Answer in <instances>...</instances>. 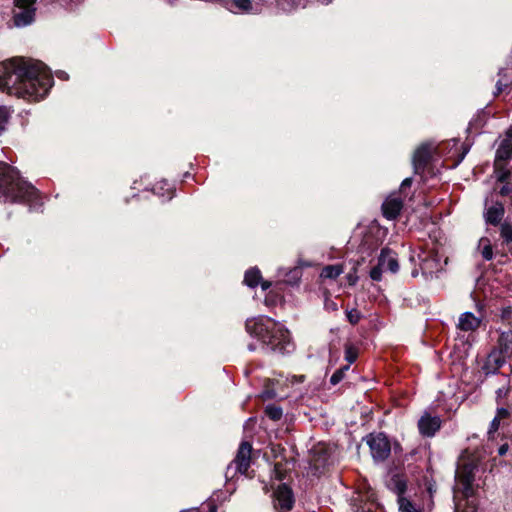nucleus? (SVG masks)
Wrapping results in <instances>:
<instances>
[{
	"instance_id": "33",
	"label": "nucleus",
	"mask_w": 512,
	"mask_h": 512,
	"mask_svg": "<svg viewBox=\"0 0 512 512\" xmlns=\"http://www.w3.org/2000/svg\"><path fill=\"white\" fill-rule=\"evenodd\" d=\"M345 359L349 365L357 359V351L352 346H346Z\"/></svg>"
},
{
	"instance_id": "2",
	"label": "nucleus",
	"mask_w": 512,
	"mask_h": 512,
	"mask_svg": "<svg viewBox=\"0 0 512 512\" xmlns=\"http://www.w3.org/2000/svg\"><path fill=\"white\" fill-rule=\"evenodd\" d=\"M486 467L477 455L464 452L458 459L455 472V498L464 499L455 505V512H480L477 501L473 498L475 490L485 484L483 475Z\"/></svg>"
},
{
	"instance_id": "43",
	"label": "nucleus",
	"mask_w": 512,
	"mask_h": 512,
	"mask_svg": "<svg viewBox=\"0 0 512 512\" xmlns=\"http://www.w3.org/2000/svg\"><path fill=\"white\" fill-rule=\"evenodd\" d=\"M57 77L60 78V79H63V80H66L68 79V75L66 72L64 71H59L57 72Z\"/></svg>"
},
{
	"instance_id": "30",
	"label": "nucleus",
	"mask_w": 512,
	"mask_h": 512,
	"mask_svg": "<svg viewBox=\"0 0 512 512\" xmlns=\"http://www.w3.org/2000/svg\"><path fill=\"white\" fill-rule=\"evenodd\" d=\"M500 234L506 242H512V225L507 222L501 224Z\"/></svg>"
},
{
	"instance_id": "45",
	"label": "nucleus",
	"mask_w": 512,
	"mask_h": 512,
	"mask_svg": "<svg viewBox=\"0 0 512 512\" xmlns=\"http://www.w3.org/2000/svg\"><path fill=\"white\" fill-rule=\"evenodd\" d=\"M347 278H348L350 285H354L356 283L357 278L355 276L348 275Z\"/></svg>"
},
{
	"instance_id": "9",
	"label": "nucleus",
	"mask_w": 512,
	"mask_h": 512,
	"mask_svg": "<svg viewBox=\"0 0 512 512\" xmlns=\"http://www.w3.org/2000/svg\"><path fill=\"white\" fill-rule=\"evenodd\" d=\"M294 495L290 487L281 484L273 494V506L276 512H289L294 506Z\"/></svg>"
},
{
	"instance_id": "8",
	"label": "nucleus",
	"mask_w": 512,
	"mask_h": 512,
	"mask_svg": "<svg viewBox=\"0 0 512 512\" xmlns=\"http://www.w3.org/2000/svg\"><path fill=\"white\" fill-rule=\"evenodd\" d=\"M367 444L375 461H383L390 455V442L382 433L370 434L367 437Z\"/></svg>"
},
{
	"instance_id": "50",
	"label": "nucleus",
	"mask_w": 512,
	"mask_h": 512,
	"mask_svg": "<svg viewBox=\"0 0 512 512\" xmlns=\"http://www.w3.org/2000/svg\"><path fill=\"white\" fill-rule=\"evenodd\" d=\"M418 275V272L417 271H413L412 272V276L416 277Z\"/></svg>"
},
{
	"instance_id": "22",
	"label": "nucleus",
	"mask_w": 512,
	"mask_h": 512,
	"mask_svg": "<svg viewBox=\"0 0 512 512\" xmlns=\"http://www.w3.org/2000/svg\"><path fill=\"white\" fill-rule=\"evenodd\" d=\"M342 273H343L342 265H340V264L327 265L322 269L320 276L325 279H335Z\"/></svg>"
},
{
	"instance_id": "19",
	"label": "nucleus",
	"mask_w": 512,
	"mask_h": 512,
	"mask_svg": "<svg viewBox=\"0 0 512 512\" xmlns=\"http://www.w3.org/2000/svg\"><path fill=\"white\" fill-rule=\"evenodd\" d=\"M498 351H501L502 354L509 357L512 355V331H503L501 332L498 339Z\"/></svg>"
},
{
	"instance_id": "15",
	"label": "nucleus",
	"mask_w": 512,
	"mask_h": 512,
	"mask_svg": "<svg viewBox=\"0 0 512 512\" xmlns=\"http://www.w3.org/2000/svg\"><path fill=\"white\" fill-rule=\"evenodd\" d=\"M512 158V128L506 131L505 138L500 142L496 151L495 165L499 166V162L507 161Z\"/></svg>"
},
{
	"instance_id": "36",
	"label": "nucleus",
	"mask_w": 512,
	"mask_h": 512,
	"mask_svg": "<svg viewBox=\"0 0 512 512\" xmlns=\"http://www.w3.org/2000/svg\"><path fill=\"white\" fill-rule=\"evenodd\" d=\"M500 166H501V163H500V162H499V166H496V165H495L496 170H497V179H498V181H500V182H504V181L508 178V176H509V172H508V171H505V170H502V169L500 168Z\"/></svg>"
},
{
	"instance_id": "6",
	"label": "nucleus",
	"mask_w": 512,
	"mask_h": 512,
	"mask_svg": "<svg viewBox=\"0 0 512 512\" xmlns=\"http://www.w3.org/2000/svg\"><path fill=\"white\" fill-rule=\"evenodd\" d=\"M387 486L397 495L400 512H422L421 507L412 503V501L405 496L407 484L401 475H393L389 479Z\"/></svg>"
},
{
	"instance_id": "38",
	"label": "nucleus",
	"mask_w": 512,
	"mask_h": 512,
	"mask_svg": "<svg viewBox=\"0 0 512 512\" xmlns=\"http://www.w3.org/2000/svg\"><path fill=\"white\" fill-rule=\"evenodd\" d=\"M374 506H375V504L373 502L367 503V504H365L364 507L361 508V511L357 510L356 512H372V509Z\"/></svg>"
},
{
	"instance_id": "17",
	"label": "nucleus",
	"mask_w": 512,
	"mask_h": 512,
	"mask_svg": "<svg viewBox=\"0 0 512 512\" xmlns=\"http://www.w3.org/2000/svg\"><path fill=\"white\" fill-rule=\"evenodd\" d=\"M378 261L381 264V266L384 267L385 271L396 273L399 270L398 261L394 253L389 249H382L378 257Z\"/></svg>"
},
{
	"instance_id": "18",
	"label": "nucleus",
	"mask_w": 512,
	"mask_h": 512,
	"mask_svg": "<svg viewBox=\"0 0 512 512\" xmlns=\"http://www.w3.org/2000/svg\"><path fill=\"white\" fill-rule=\"evenodd\" d=\"M504 212V206L500 202H496L492 206L486 208L484 213L486 223L498 225L504 216Z\"/></svg>"
},
{
	"instance_id": "40",
	"label": "nucleus",
	"mask_w": 512,
	"mask_h": 512,
	"mask_svg": "<svg viewBox=\"0 0 512 512\" xmlns=\"http://www.w3.org/2000/svg\"><path fill=\"white\" fill-rule=\"evenodd\" d=\"M411 183H412V179H411V178H406V179H404V180L402 181V183H401V187H400V189H401V190H404V189H406L407 187H410Z\"/></svg>"
},
{
	"instance_id": "27",
	"label": "nucleus",
	"mask_w": 512,
	"mask_h": 512,
	"mask_svg": "<svg viewBox=\"0 0 512 512\" xmlns=\"http://www.w3.org/2000/svg\"><path fill=\"white\" fill-rule=\"evenodd\" d=\"M350 366L349 364L337 369L331 376L330 378V383L332 385H337L338 383H340L344 376H345V373L349 370Z\"/></svg>"
},
{
	"instance_id": "24",
	"label": "nucleus",
	"mask_w": 512,
	"mask_h": 512,
	"mask_svg": "<svg viewBox=\"0 0 512 512\" xmlns=\"http://www.w3.org/2000/svg\"><path fill=\"white\" fill-rule=\"evenodd\" d=\"M478 248L483 259L489 261L493 258V250L490 243V240L486 237H483L479 240Z\"/></svg>"
},
{
	"instance_id": "32",
	"label": "nucleus",
	"mask_w": 512,
	"mask_h": 512,
	"mask_svg": "<svg viewBox=\"0 0 512 512\" xmlns=\"http://www.w3.org/2000/svg\"><path fill=\"white\" fill-rule=\"evenodd\" d=\"M347 320L352 324H357L361 319V313L357 309H351L346 312Z\"/></svg>"
},
{
	"instance_id": "28",
	"label": "nucleus",
	"mask_w": 512,
	"mask_h": 512,
	"mask_svg": "<svg viewBox=\"0 0 512 512\" xmlns=\"http://www.w3.org/2000/svg\"><path fill=\"white\" fill-rule=\"evenodd\" d=\"M265 414L272 420L277 421L282 417V409L275 405H268L265 408Z\"/></svg>"
},
{
	"instance_id": "10",
	"label": "nucleus",
	"mask_w": 512,
	"mask_h": 512,
	"mask_svg": "<svg viewBox=\"0 0 512 512\" xmlns=\"http://www.w3.org/2000/svg\"><path fill=\"white\" fill-rule=\"evenodd\" d=\"M418 258L422 275L426 278L432 277L442 269L441 256L438 252L423 251Z\"/></svg>"
},
{
	"instance_id": "29",
	"label": "nucleus",
	"mask_w": 512,
	"mask_h": 512,
	"mask_svg": "<svg viewBox=\"0 0 512 512\" xmlns=\"http://www.w3.org/2000/svg\"><path fill=\"white\" fill-rule=\"evenodd\" d=\"M10 109L6 106H0V134L4 131L5 126L10 118Z\"/></svg>"
},
{
	"instance_id": "25",
	"label": "nucleus",
	"mask_w": 512,
	"mask_h": 512,
	"mask_svg": "<svg viewBox=\"0 0 512 512\" xmlns=\"http://www.w3.org/2000/svg\"><path fill=\"white\" fill-rule=\"evenodd\" d=\"M512 400L510 397V388L503 385L496 390V402L498 405H508Z\"/></svg>"
},
{
	"instance_id": "53",
	"label": "nucleus",
	"mask_w": 512,
	"mask_h": 512,
	"mask_svg": "<svg viewBox=\"0 0 512 512\" xmlns=\"http://www.w3.org/2000/svg\"><path fill=\"white\" fill-rule=\"evenodd\" d=\"M326 1H327V3H330L332 0H326Z\"/></svg>"
},
{
	"instance_id": "13",
	"label": "nucleus",
	"mask_w": 512,
	"mask_h": 512,
	"mask_svg": "<svg viewBox=\"0 0 512 512\" xmlns=\"http://www.w3.org/2000/svg\"><path fill=\"white\" fill-rule=\"evenodd\" d=\"M441 427V419L438 416L424 414L418 421L420 433L426 437H432Z\"/></svg>"
},
{
	"instance_id": "7",
	"label": "nucleus",
	"mask_w": 512,
	"mask_h": 512,
	"mask_svg": "<svg viewBox=\"0 0 512 512\" xmlns=\"http://www.w3.org/2000/svg\"><path fill=\"white\" fill-rule=\"evenodd\" d=\"M36 0H14L13 21L17 27L31 24L35 18Z\"/></svg>"
},
{
	"instance_id": "12",
	"label": "nucleus",
	"mask_w": 512,
	"mask_h": 512,
	"mask_svg": "<svg viewBox=\"0 0 512 512\" xmlns=\"http://www.w3.org/2000/svg\"><path fill=\"white\" fill-rule=\"evenodd\" d=\"M402 208L403 200L395 194H391L382 204L383 216L388 220H394L398 217Z\"/></svg>"
},
{
	"instance_id": "49",
	"label": "nucleus",
	"mask_w": 512,
	"mask_h": 512,
	"mask_svg": "<svg viewBox=\"0 0 512 512\" xmlns=\"http://www.w3.org/2000/svg\"><path fill=\"white\" fill-rule=\"evenodd\" d=\"M510 311L509 310H504L503 311V317H505Z\"/></svg>"
},
{
	"instance_id": "35",
	"label": "nucleus",
	"mask_w": 512,
	"mask_h": 512,
	"mask_svg": "<svg viewBox=\"0 0 512 512\" xmlns=\"http://www.w3.org/2000/svg\"><path fill=\"white\" fill-rule=\"evenodd\" d=\"M506 405H499L496 411V416L499 420L504 419L509 416V409L505 407Z\"/></svg>"
},
{
	"instance_id": "34",
	"label": "nucleus",
	"mask_w": 512,
	"mask_h": 512,
	"mask_svg": "<svg viewBox=\"0 0 512 512\" xmlns=\"http://www.w3.org/2000/svg\"><path fill=\"white\" fill-rule=\"evenodd\" d=\"M324 308L328 312H335L338 310V305L334 300H332L329 297H326L324 300Z\"/></svg>"
},
{
	"instance_id": "41",
	"label": "nucleus",
	"mask_w": 512,
	"mask_h": 512,
	"mask_svg": "<svg viewBox=\"0 0 512 512\" xmlns=\"http://www.w3.org/2000/svg\"><path fill=\"white\" fill-rule=\"evenodd\" d=\"M511 190H512V189L510 188V186H509V185H504V186L500 189V194H501L502 196H506V195H508V194L511 192Z\"/></svg>"
},
{
	"instance_id": "37",
	"label": "nucleus",
	"mask_w": 512,
	"mask_h": 512,
	"mask_svg": "<svg viewBox=\"0 0 512 512\" xmlns=\"http://www.w3.org/2000/svg\"><path fill=\"white\" fill-rule=\"evenodd\" d=\"M499 425H500V420L498 419V417H494L490 423L488 434L491 435V434L495 433L498 430Z\"/></svg>"
},
{
	"instance_id": "23",
	"label": "nucleus",
	"mask_w": 512,
	"mask_h": 512,
	"mask_svg": "<svg viewBox=\"0 0 512 512\" xmlns=\"http://www.w3.org/2000/svg\"><path fill=\"white\" fill-rule=\"evenodd\" d=\"M261 280V273L257 268L249 269L244 276V283L249 287H255Z\"/></svg>"
},
{
	"instance_id": "42",
	"label": "nucleus",
	"mask_w": 512,
	"mask_h": 512,
	"mask_svg": "<svg viewBox=\"0 0 512 512\" xmlns=\"http://www.w3.org/2000/svg\"><path fill=\"white\" fill-rule=\"evenodd\" d=\"M287 6H288L287 8L282 7L281 9H282L283 11H285V12H291V11H293V10H295V9H296V6L294 5V3H293V2H289V3H287Z\"/></svg>"
},
{
	"instance_id": "44",
	"label": "nucleus",
	"mask_w": 512,
	"mask_h": 512,
	"mask_svg": "<svg viewBox=\"0 0 512 512\" xmlns=\"http://www.w3.org/2000/svg\"><path fill=\"white\" fill-rule=\"evenodd\" d=\"M271 286V283L269 281H263L261 283V287L263 290H267Z\"/></svg>"
},
{
	"instance_id": "4",
	"label": "nucleus",
	"mask_w": 512,
	"mask_h": 512,
	"mask_svg": "<svg viewBox=\"0 0 512 512\" xmlns=\"http://www.w3.org/2000/svg\"><path fill=\"white\" fill-rule=\"evenodd\" d=\"M0 194L10 202L28 203L34 209L41 206L38 191L22 180L14 167L2 161H0Z\"/></svg>"
},
{
	"instance_id": "51",
	"label": "nucleus",
	"mask_w": 512,
	"mask_h": 512,
	"mask_svg": "<svg viewBox=\"0 0 512 512\" xmlns=\"http://www.w3.org/2000/svg\"><path fill=\"white\" fill-rule=\"evenodd\" d=\"M463 158H464V154L460 157L459 162H460L461 160H463Z\"/></svg>"
},
{
	"instance_id": "1",
	"label": "nucleus",
	"mask_w": 512,
	"mask_h": 512,
	"mask_svg": "<svg viewBox=\"0 0 512 512\" xmlns=\"http://www.w3.org/2000/svg\"><path fill=\"white\" fill-rule=\"evenodd\" d=\"M53 85L47 67L32 59L14 58L0 63V91L27 101L42 100Z\"/></svg>"
},
{
	"instance_id": "52",
	"label": "nucleus",
	"mask_w": 512,
	"mask_h": 512,
	"mask_svg": "<svg viewBox=\"0 0 512 512\" xmlns=\"http://www.w3.org/2000/svg\"><path fill=\"white\" fill-rule=\"evenodd\" d=\"M170 3H173L174 0H168Z\"/></svg>"
},
{
	"instance_id": "39",
	"label": "nucleus",
	"mask_w": 512,
	"mask_h": 512,
	"mask_svg": "<svg viewBox=\"0 0 512 512\" xmlns=\"http://www.w3.org/2000/svg\"><path fill=\"white\" fill-rule=\"evenodd\" d=\"M508 449H509V445L507 443H505L499 447L498 454L500 456H503L507 453Z\"/></svg>"
},
{
	"instance_id": "46",
	"label": "nucleus",
	"mask_w": 512,
	"mask_h": 512,
	"mask_svg": "<svg viewBox=\"0 0 512 512\" xmlns=\"http://www.w3.org/2000/svg\"><path fill=\"white\" fill-rule=\"evenodd\" d=\"M291 273H293L294 277L295 278H299V275H300V269L299 268H294Z\"/></svg>"
},
{
	"instance_id": "26",
	"label": "nucleus",
	"mask_w": 512,
	"mask_h": 512,
	"mask_svg": "<svg viewBox=\"0 0 512 512\" xmlns=\"http://www.w3.org/2000/svg\"><path fill=\"white\" fill-rule=\"evenodd\" d=\"M233 5L241 12L244 13H257V10L253 9L251 0H232Z\"/></svg>"
},
{
	"instance_id": "16",
	"label": "nucleus",
	"mask_w": 512,
	"mask_h": 512,
	"mask_svg": "<svg viewBox=\"0 0 512 512\" xmlns=\"http://www.w3.org/2000/svg\"><path fill=\"white\" fill-rule=\"evenodd\" d=\"M481 324V318L476 317L472 312H464L460 315L458 328L465 332L475 331Z\"/></svg>"
},
{
	"instance_id": "3",
	"label": "nucleus",
	"mask_w": 512,
	"mask_h": 512,
	"mask_svg": "<svg viewBox=\"0 0 512 512\" xmlns=\"http://www.w3.org/2000/svg\"><path fill=\"white\" fill-rule=\"evenodd\" d=\"M246 330L272 351L284 354L289 353L293 348L289 331L272 318L259 316L248 319Z\"/></svg>"
},
{
	"instance_id": "5",
	"label": "nucleus",
	"mask_w": 512,
	"mask_h": 512,
	"mask_svg": "<svg viewBox=\"0 0 512 512\" xmlns=\"http://www.w3.org/2000/svg\"><path fill=\"white\" fill-rule=\"evenodd\" d=\"M252 446L249 442L243 441L237 451L234 460L227 466L225 477L233 479L237 474H245L251 463Z\"/></svg>"
},
{
	"instance_id": "31",
	"label": "nucleus",
	"mask_w": 512,
	"mask_h": 512,
	"mask_svg": "<svg viewBox=\"0 0 512 512\" xmlns=\"http://www.w3.org/2000/svg\"><path fill=\"white\" fill-rule=\"evenodd\" d=\"M384 267L378 262L375 267H373L370 271V277L374 281H380L382 279V273L384 272Z\"/></svg>"
},
{
	"instance_id": "11",
	"label": "nucleus",
	"mask_w": 512,
	"mask_h": 512,
	"mask_svg": "<svg viewBox=\"0 0 512 512\" xmlns=\"http://www.w3.org/2000/svg\"><path fill=\"white\" fill-rule=\"evenodd\" d=\"M433 149L434 147L431 143H423L416 149L412 161L415 173H419L424 169L432 156Z\"/></svg>"
},
{
	"instance_id": "21",
	"label": "nucleus",
	"mask_w": 512,
	"mask_h": 512,
	"mask_svg": "<svg viewBox=\"0 0 512 512\" xmlns=\"http://www.w3.org/2000/svg\"><path fill=\"white\" fill-rule=\"evenodd\" d=\"M510 68H504L499 71V75L501 78L497 81V89L498 91H502L503 86H507L509 81H512V50H511V56H510Z\"/></svg>"
},
{
	"instance_id": "14",
	"label": "nucleus",
	"mask_w": 512,
	"mask_h": 512,
	"mask_svg": "<svg viewBox=\"0 0 512 512\" xmlns=\"http://www.w3.org/2000/svg\"><path fill=\"white\" fill-rule=\"evenodd\" d=\"M506 357L501 351L492 350L482 366L485 375L495 374L505 363Z\"/></svg>"
},
{
	"instance_id": "47",
	"label": "nucleus",
	"mask_w": 512,
	"mask_h": 512,
	"mask_svg": "<svg viewBox=\"0 0 512 512\" xmlns=\"http://www.w3.org/2000/svg\"><path fill=\"white\" fill-rule=\"evenodd\" d=\"M181 512H200V511L198 508H190V509L183 510Z\"/></svg>"
},
{
	"instance_id": "48",
	"label": "nucleus",
	"mask_w": 512,
	"mask_h": 512,
	"mask_svg": "<svg viewBox=\"0 0 512 512\" xmlns=\"http://www.w3.org/2000/svg\"><path fill=\"white\" fill-rule=\"evenodd\" d=\"M209 512H217V508L215 506H211Z\"/></svg>"
},
{
	"instance_id": "20",
	"label": "nucleus",
	"mask_w": 512,
	"mask_h": 512,
	"mask_svg": "<svg viewBox=\"0 0 512 512\" xmlns=\"http://www.w3.org/2000/svg\"><path fill=\"white\" fill-rule=\"evenodd\" d=\"M153 192L158 196L168 200L174 196L173 187L165 180L157 183L153 188Z\"/></svg>"
}]
</instances>
